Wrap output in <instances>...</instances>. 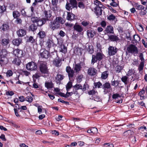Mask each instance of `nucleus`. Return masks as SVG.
<instances>
[{"mask_svg":"<svg viewBox=\"0 0 147 147\" xmlns=\"http://www.w3.org/2000/svg\"><path fill=\"white\" fill-rule=\"evenodd\" d=\"M118 51L117 49L115 47L109 46L108 48V54L109 56L115 55Z\"/></svg>","mask_w":147,"mask_h":147,"instance_id":"6e6552de","label":"nucleus"},{"mask_svg":"<svg viewBox=\"0 0 147 147\" xmlns=\"http://www.w3.org/2000/svg\"><path fill=\"white\" fill-rule=\"evenodd\" d=\"M8 62V60L7 57L0 56V65L1 66H3L6 64Z\"/></svg>","mask_w":147,"mask_h":147,"instance_id":"ddd939ff","label":"nucleus"},{"mask_svg":"<svg viewBox=\"0 0 147 147\" xmlns=\"http://www.w3.org/2000/svg\"><path fill=\"white\" fill-rule=\"evenodd\" d=\"M37 28V26L34 24H32L29 27V30L32 31H34L36 30Z\"/></svg>","mask_w":147,"mask_h":147,"instance_id":"c9c22d12","label":"nucleus"},{"mask_svg":"<svg viewBox=\"0 0 147 147\" xmlns=\"http://www.w3.org/2000/svg\"><path fill=\"white\" fill-rule=\"evenodd\" d=\"M52 11L51 10H45L43 11V15L45 17L44 19L46 21L51 20L50 18L52 16Z\"/></svg>","mask_w":147,"mask_h":147,"instance_id":"423d86ee","label":"nucleus"},{"mask_svg":"<svg viewBox=\"0 0 147 147\" xmlns=\"http://www.w3.org/2000/svg\"><path fill=\"white\" fill-rule=\"evenodd\" d=\"M94 9L95 13L97 16L99 17L100 16L102 15L103 11L102 9L96 6Z\"/></svg>","mask_w":147,"mask_h":147,"instance_id":"aec40b11","label":"nucleus"},{"mask_svg":"<svg viewBox=\"0 0 147 147\" xmlns=\"http://www.w3.org/2000/svg\"><path fill=\"white\" fill-rule=\"evenodd\" d=\"M8 52L5 49H3L0 50V56L3 57H7Z\"/></svg>","mask_w":147,"mask_h":147,"instance_id":"cd10ccee","label":"nucleus"},{"mask_svg":"<svg viewBox=\"0 0 147 147\" xmlns=\"http://www.w3.org/2000/svg\"><path fill=\"white\" fill-rule=\"evenodd\" d=\"M39 69L42 74H45L48 73V69L45 62H43L41 63L39 66Z\"/></svg>","mask_w":147,"mask_h":147,"instance_id":"39448f33","label":"nucleus"},{"mask_svg":"<svg viewBox=\"0 0 147 147\" xmlns=\"http://www.w3.org/2000/svg\"><path fill=\"white\" fill-rule=\"evenodd\" d=\"M59 51L64 53H65L67 51V48L64 45L60 47Z\"/></svg>","mask_w":147,"mask_h":147,"instance_id":"58836bf2","label":"nucleus"},{"mask_svg":"<svg viewBox=\"0 0 147 147\" xmlns=\"http://www.w3.org/2000/svg\"><path fill=\"white\" fill-rule=\"evenodd\" d=\"M73 87L76 90L82 89V86L81 85L77 84L74 86Z\"/></svg>","mask_w":147,"mask_h":147,"instance_id":"de8ad7c7","label":"nucleus"},{"mask_svg":"<svg viewBox=\"0 0 147 147\" xmlns=\"http://www.w3.org/2000/svg\"><path fill=\"white\" fill-rule=\"evenodd\" d=\"M134 74V72L133 69H129V71H128L127 74V76H130Z\"/></svg>","mask_w":147,"mask_h":147,"instance_id":"13d9d810","label":"nucleus"},{"mask_svg":"<svg viewBox=\"0 0 147 147\" xmlns=\"http://www.w3.org/2000/svg\"><path fill=\"white\" fill-rule=\"evenodd\" d=\"M82 67L80 63H77L75 64L74 65L73 69L75 73L78 74L81 70Z\"/></svg>","mask_w":147,"mask_h":147,"instance_id":"a211bd4d","label":"nucleus"},{"mask_svg":"<svg viewBox=\"0 0 147 147\" xmlns=\"http://www.w3.org/2000/svg\"><path fill=\"white\" fill-rule=\"evenodd\" d=\"M46 21H47L45 20V19H44V18H43L41 19H40L39 18L36 23L37 26H42L46 23Z\"/></svg>","mask_w":147,"mask_h":147,"instance_id":"f3484780","label":"nucleus"},{"mask_svg":"<svg viewBox=\"0 0 147 147\" xmlns=\"http://www.w3.org/2000/svg\"><path fill=\"white\" fill-rule=\"evenodd\" d=\"M109 75V72L105 71L102 73L101 78L103 79H105L107 78Z\"/></svg>","mask_w":147,"mask_h":147,"instance_id":"473e14b6","label":"nucleus"},{"mask_svg":"<svg viewBox=\"0 0 147 147\" xmlns=\"http://www.w3.org/2000/svg\"><path fill=\"white\" fill-rule=\"evenodd\" d=\"M58 94L61 96L65 98H67V97L69 96V95H68L67 94H65L64 93L61 92H59Z\"/></svg>","mask_w":147,"mask_h":147,"instance_id":"69168bd1","label":"nucleus"},{"mask_svg":"<svg viewBox=\"0 0 147 147\" xmlns=\"http://www.w3.org/2000/svg\"><path fill=\"white\" fill-rule=\"evenodd\" d=\"M13 72L11 70H9L7 73V76H8L9 77L13 75Z\"/></svg>","mask_w":147,"mask_h":147,"instance_id":"338daca9","label":"nucleus"},{"mask_svg":"<svg viewBox=\"0 0 147 147\" xmlns=\"http://www.w3.org/2000/svg\"><path fill=\"white\" fill-rule=\"evenodd\" d=\"M9 28V26L7 24H3L1 27V29L3 31L8 30Z\"/></svg>","mask_w":147,"mask_h":147,"instance_id":"f704fd0d","label":"nucleus"},{"mask_svg":"<svg viewBox=\"0 0 147 147\" xmlns=\"http://www.w3.org/2000/svg\"><path fill=\"white\" fill-rule=\"evenodd\" d=\"M40 55L43 58H48L50 54L45 49H42L40 50Z\"/></svg>","mask_w":147,"mask_h":147,"instance_id":"9d476101","label":"nucleus"},{"mask_svg":"<svg viewBox=\"0 0 147 147\" xmlns=\"http://www.w3.org/2000/svg\"><path fill=\"white\" fill-rule=\"evenodd\" d=\"M61 59L57 57L53 60V63L56 67H59L61 65Z\"/></svg>","mask_w":147,"mask_h":147,"instance_id":"f8f14e48","label":"nucleus"},{"mask_svg":"<svg viewBox=\"0 0 147 147\" xmlns=\"http://www.w3.org/2000/svg\"><path fill=\"white\" fill-rule=\"evenodd\" d=\"M26 68L28 70H35L37 69V66L35 63L31 61L27 64Z\"/></svg>","mask_w":147,"mask_h":147,"instance_id":"0eeeda50","label":"nucleus"},{"mask_svg":"<svg viewBox=\"0 0 147 147\" xmlns=\"http://www.w3.org/2000/svg\"><path fill=\"white\" fill-rule=\"evenodd\" d=\"M96 93H97V92L94 90H90L88 92V94L90 95H94L96 94Z\"/></svg>","mask_w":147,"mask_h":147,"instance_id":"6e6d98bb","label":"nucleus"},{"mask_svg":"<svg viewBox=\"0 0 147 147\" xmlns=\"http://www.w3.org/2000/svg\"><path fill=\"white\" fill-rule=\"evenodd\" d=\"M45 86L48 89L52 88L54 87V84L52 82H47L45 83Z\"/></svg>","mask_w":147,"mask_h":147,"instance_id":"393cba45","label":"nucleus"},{"mask_svg":"<svg viewBox=\"0 0 147 147\" xmlns=\"http://www.w3.org/2000/svg\"><path fill=\"white\" fill-rule=\"evenodd\" d=\"M66 71L68 74L70 80L74 77L75 71L70 66L66 67Z\"/></svg>","mask_w":147,"mask_h":147,"instance_id":"1a4fd4ad","label":"nucleus"},{"mask_svg":"<svg viewBox=\"0 0 147 147\" xmlns=\"http://www.w3.org/2000/svg\"><path fill=\"white\" fill-rule=\"evenodd\" d=\"M64 78V76L63 75L59 74H57L55 78L56 82L57 83L60 82V81L63 80Z\"/></svg>","mask_w":147,"mask_h":147,"instance_id":"a878e982","label":"nucleus"},{"mask_svg":"<svg viewBox=\"0 0 147 147\" xmlns=\"http://www.w3.org/2000/svg\"><path fill=\"white\" fill-rule=\"evenodd\" d=\"M136 9L139 10H142L145 8L142 5H138L136 6Z\"/></svg>","mask_w":147,"mask_h":147,"instance_id":"052dcab7","label":"nucleus"},{"mask_svg":"<svg viewBox=\"0 0 147 147\" xmlns=\"http://www.w3.org/2000/svg\"><path fill=\"white\" fill-rule=\"evenodd\" d=\"M28 42H30L31 43H34L35 42V40L33 38V37L32 36L30 37L28 40Z\"/></svg>","mask_w":147,"mask_h":147,"instance_id":"0e129e2a","label":"nucleus"},{"mask_svg":"<svg viewBox=\"0 0 147 147\" xmlns=\"http://www.w3.org/2000/svg\"><path fill=\"white\" fill-rule=\"evenodd\" d=\"M95 34V32L91 30H89L87 31V34L89 38H93Z\"/></svg>","mask_w":147,"mask_h":147,"instance_id":"b1692460","label":"nucleus"},{"mask_svg":"<svg viewBox=\"0 0 147 147\" xmlns=\"http://www.w3.org/2000/svg\"><path fill=\"white\" fill-rule=\"evenodd\" d=\"M75 15L74 14L70 12H67V19L68 20L72 21L75 19Z\"/></svg>","mask_w":147,"mask_h":147,"instance_id":"412c9836","label":"nucleus"},{"mask_svg":"<svg viewBox=\"0 0 147 147\" xmlns=\"http://www.w3.org/2000/svg\"><path fill=\"white\" fill-rule=\"evenodd\" d=\"M38 35L41 39L44 38L46 36L45 32L42 31H40L38 34Z\"/></svg>","mask_w":147,"mask_h":147,"instance_id":"e433bc0d","label":"nucleus"},{"mask_svg":"<svg viewBox=\"0 0 147 147\" xmlns=\"http://www.w3.org/2000/svg\"><path fill=\"white\" fill-rule=\"evenodd\" d=\"M74 30L79 32H81L83 30L82 27L80 25L76 24L74 26Z\"/></svg>","mask_w":147,"mask_h":147,"instance_id":"6ab92c4d","label":"nucleus"},{"mask_svg":"<svg viewBox=\"0 0 147 147\" xmlns=\"http://www.w3.org/2000/svg\"><path fill=\"white\" fill-rule=\"evenodd\" d=\"M17 33L19 37H22L24 36L26 33V31L23 29H20L18 30Z\"/></svg>","mask_w":147,"mask_h":147,"instance_id":"5701e85b","label":"nucleus"},{"mask_svg":"<svg viewBox=\"0 0 147 147\" xmlns=\"http://www.w3.org/2000/svg\"><path fill=\"white\" fill-rule=\"evenodd\" d=\"M69 3L67 2L66 3V8L67 10H70L74 7L77 8V2L76 0H70Z\"/></svg>","mask_w":147,"mask_h":147,"instance_id":"20e7f679","label":"nucleus"},{"mask_svg":"<svg viewBox=\"0 0 147 147\" xmlns=\"http://www.w3.org/2000/svg\"><path fill=\"white\" fill-rule=\"evenodd\" d=\"M144 62H141L140 65H139L138 69L139 71L142 70L144 66Z\"/></svg>","mask_w":147,"mask_h":147,"instance_id":"a18cd8bd","label":"nucleus"},{"mask_svg":"<svg viewBox=\"0 0 147 147\" xmlns=\"http://www.w3.org/2000/svg\"><path fill=\"white\" fill-rule=\"evenodd\" d=\"M94 88H102V85L100 82L94 83Z\"/></svg>","mask_w":147,"mask_h":147,"instance_id":"72a5a7b5","label":"nucleus"},{"mask_svg":"<svg viewBox=\"0 0 147 147\" xmlns=\"http://www.w3.org/2000/svg\"><path fill=\"white\" fill-rule=\"evenodd\" d=\"M123 67L120 65H118L116 67V72L117 73H119L121 71Z\"/></svg>","mask_w":147,"mask_h":147,"instance_id":"49530a36","label":"nucleus"},{"mask_svg":"<svg viewBox=\"0 0 147 147\" xmlns=\"http://www.w3.org/2000/svg\"><path fill=\"white\" fill-rule=\"evenodd\" d=\"M111 88V84L110 83L106 82L103 84L102 85V89H109Z\"/></svg>","mask_w":147,"mask_h":147,"instance_id":"ea45409f","label":"nucleus"},{"mask_svg":"<svg viewBox=\"0 0 147 147\" xmlns=\"http://www.w3.org/2000/svg\"><path fill=\"white\" fill-rule=\"evenodd\" d=\"M22 41L21 38H18L13 40L12 43L14 45L18 46L21 43Z\"/></svg>","mask_w":147,"mask_h":147,"instance_id":"bb28decb","label":"nucleus"},{"mask_svg":"<svg viewBox=\"0 0 147 147\" xmlns=\"http://www.w3.org/2000/svg\"><path fill=\"white\" fill-rule=\"evenodd\" d=\"M119 81L118 80L113 81L112 80L111 82V85L112 86H117L119 83Z\"/></svg>","mask_w":147,"mask_h":147,"instance_id":"c03bdc74","label":"nucleus"},{"mask_svg":"<svg viewBox=\"0 0 147 147\" xmlns=\"http://www.w3.org/2000/svg\"><path fill=\"white\" fill-rule=\"evenodd\" d=\"M87 50L89 53L90 54L93 53L94 51L93 47L92 45H89L87 49Z\"/></svg>","mask_w":147,"mask_h":147,"instance_id":"79ce46f5","label":"nucleus"},{"mask_svg":"<svg viewBox=\"0 0 147 147\" xmlns=\"http://www.w3.org/2000/svg\"><path fill=\"white\" fill-rule=\"evenodd\" d=\"M103 55L100 52L97 53L96 55H92L91 64H94L95 63L97 62V60L100 61L103 59Z\"/></svg>","mask_w":147,"mask_h":147,"instance_id":"f03ea898","label":"nucleus"},{"mask_svg":"<svg viewBox=\"0 0 147 147\" xmlns=\"http://www.w3.org/2000/svg\"><path fill=\"white\" fill-rule=\"evenodd\" d=\"M53 43V41L52 40L49 39L48 40L46 44V47L49 49V52H51V53H53V52H51L50 48L52 47Z\"/></svg>","mask_w":147,"mask_h":147,"instance_id":"dca6fc26","label":"nucleus"},{"mask_svg":"<svg viewBox=\"0 0 147 147\" xmlns=\"http://www.w3.org/2000/svg\"><path fill=\"white\" fill-rule=\"evenodd\" d=\"M92 98H90V99L93 100L95 101H99L100 100V98L99 96H94L92 97Z\"/></svg>","mask_w":147,"mask_h":147,"instance_id":"8fccbe9b","label":"nucleus"},{"mask_svg":"<svg viewBox=\"0 0 147 147\" xmlns=\"http://www.w3.org/2000/svg\"><path fill=\"white\" fill-rule=\"evenodd\" d=\"M1 42L3 45L6 46L9 43V40L8 39L4 38L2 40Z\"/></svg>","mask_w":147,"mask_h":147,"instance_id":"4c0bfd02","label":"nucleus"},{"mask_svg":"<svg viewBox=\"0 0 147 147\" xmlns=\"http://www.w3.org/2000/svg\"><path fill=\"white\" fill-rule=\"evenodd\" d=\"M134 40H133V43H137L140 40V38L138 35H134L133 36Z\"/></svg>","mask_w":147,"mask_h":147,"instance_id":"2f4dec72","label":"nucleus"},{"mask_svg":"<svg viewBox=\"0 0 147 147\" xmlns=\"http://www.w3.org/2000/svg\"><path fill=\"white\" fill-rule=\"evenodd\" d=\"M121 97V96L118 94H114L112 96V98L113 99H115L117 101V102L118 103H122V99H120L119 100H116V99H117L118 97Z\"/></svg>","mask_w":147,"mask_h":147,"instance_id":"c85d7f7f","label":"nucleus"},{"mask_svg":"<svg viewBox=\"0 0 147 147\" xmlns=\"http://www.w3.org/2000/svg\"><path fill=\"white\" fill-rule=\"evenodd\" d=\"M91 128L92 131H93V132H92V134H96L97 133L98 129L97 128L94 127H91Z\"/></svg>","mask_w":147,"mask_h":147,"instance_id":"4d7b16f0","label":"nucleus"},{"mask_svg":"<svg viewBox=\"0 0 147 147\" xmlns=\"http://www.w3.org/2000/svg\"><path fill=\"white\" fill-rule=\"evenodd\" d=\"M134 134V132L130 130H128L123 133V136L125 137L130 136Z\"/></svg>","mask_w":147,"mask_h":147,"instance_id":"7c9ffc66","label":"nucleus"},{"mask_svg":"<svg viewBox=\"0 0 147 147\" xmlns=\"http://www.w3.org/2000/svg\"><path fill=\"white\" fill-rule=\"evenodd\" d=\"M139 57L141 60V62H145V60L144 58L143 55L142 53H140L139 56Z\"/></svg>","mask_w":147,"mask_h":147,"instance_id":"e2e57ef3","label":"nucleus"},{"mask_svg":"<svg viewBox=\"0 0 147 147\" xmlns=\"http://www.w3.org/2000/svg\"><path fill=\"white\" fill-rule=\"evenodd\" d=\"M97 73V70L93 67H90L88 70V74L91 76H94Z\"/></svg>","mask_w":147,"mask_h":147,"instance_id":"2eb2a0df","label":"nucleus"},{"mask_svg":"<svg viewBox=\"0 0 147 147\" xmlns=\"http://www.w3.org/2000/svg\"><path fill=\"white\" fill-rule=\"evenodd\" d=\"M106 33H105L106 34V33L113 34L114 33L113 28L111 26H107L105 30Z\"/></svg>","mask_w":147,"mask_h":147,"instance_id":"4be33fe9","label":"nucleus"},{"mask_svg":"<svg viewBox=\"0 0 147 147\" xmlns=\"http://www.w3.org/2000/svg\"><path fill=\"white\" fill-rule=\"evenodd\" d=\"M13 15L14 18H17L20 16V14L18 11H13Z\"/></svg>","mask_w":147,"mask_h":147,"instance_id":"a19ab883","label":"nucleus"},{"mask_svg":"<svg viewBox=\"0 0 147 147\" xmlns=\"http://www.w3.org/2000/svg\"><path fill=\"white\" fill-rule=\"evenodd\" d=\"M21 60L18 57L15 58L12 61V63L16 65L19 66L20 65Z\"/></svg>","mask_w":147,"mask_h":147,"instance_id":"c756f323","label":"nucleus"},{"mask_svg":"<svg viewBox=\"0 0 147 147\" xmlns=\"http://www.w3.org/2000/svg\"><path fill=\"white\" fill-rule=\"evenodd\" d=\"M25 100L31 103L32 101L33 98L31 96H28L25 98Z\"/></svg>","mask_w":147,"mask_h":147,"instance_id":"3c124183","label":"nucleus"},{"mask_svg":"<svg viewBox=\"0 0 147 147\" xmlns=\"http://www.w3.org/2000/svg\"><path fill=\"white\" fill-rule=\"evenodd\" d=\"M115 17L113 14H111V15H109V16H108L107 19L109 20H113L115 19Z\"/></svg>","mask_w":147,"mask_h":147,"instance_id":"bf43d9fd","label":"nucleus"},{"mask_svg":"<svg viewBox=\"0 0 147 147\" xmlns=\"http://www.w3.org/2000/svg\"><path fill=\"white\" fill-rule=\"evenodd\" d=\"M145 92V90L144 88H143L142 90L139 92L138 95L140 96Z\"/></svg>","mask_w":147,"mask_h":147,"instance_id":"774afa93","label":"nucleus"},{"mask_svg":"<svg viewBox=\"0 0 147 147\" xmlns=\"http://www.w3.org/2000/svg\"><path fill=\"white\" fill-rule=\"evenodd\" d=\"M128 78L126 76H123L121 78V81L126 84H127V80Z\"/></svg>","mask_w":147,"mask_h":147,"instance_id":"864d4df0","label":"nucleus"},{"mask_svg":"<svg viewBox=\"0 0 147 147\" xmlns=\"http://www.w3.org/2000/svg\"><path fill=\"white\" fill-rule=\"evenodd\" d=\"M89 23H90L89 22L86 21H83L81 22V24L85 27L87 26Z\"/></svg>","mask_w":147,"mask_h":147,"instance_id":"680f3d73","label":"nucleus"},{"mask_svg":"<svg viewBox=\"0 0 147 147\" xmlns=\"http://www.w3.org/2000/svg\"><path fill=\"white\" fill-rule=\"evenodd\" d=\"M13 53L18 57H23L24 54L22 50L19 49H17L13 51Z\"/></svg>","mask_w":147,"mask_h":147,"instance_id":"9b49d317","label":"nucleus"},{"mask_svg":"<svg viewBox=\"0 0 147 147\" xmlns=\"http://www.w3.org/2000/svg\"><path fill=\"white\" fill-rule=\"evenodd\" d=\"M39 18H37V17H35L34 16H32V17L31 18V20L32 22L34 23H36L38 20L39 19Z\"/></svg>","mask_w":147,"mask_h":147,"instance_id":"603ef678","label":"nucleus"},{"mask_svg":"<svg viewBox=\"0 0 147 147\" xmlns=\"http://www.w3.org/2000/svg\"><path fill=\"white\" fill-rule=\"evenodd\" d=\"M6 8L4 5L0 6V13H2L6 11Z\"/></svg>","mask_w":147,"mask_h":147,"instance_id":"09e8293b","label":"nucleus"},{"mask_svg":"<svg viewBox=\"0 0 147 147\" xmlns=\"http://www.w3.org/2000/svg\"><path fill=\"white\" fill-rule=\"evenodd\" d=\"M78 7L81 9H83L85 7V5L82 2H79L78 4Z\"/></svg>","mask_w":147,"mask_h":147,"instance_id":"5fc2aeb1","label":"nucleus"},{"mask_svg":"<svg viewBox=\"0 0 147 147\" xmlns=\"http://www.w3.org/2000/svg\"><path fill=\"white\" fill-rule=\"evenodd\" d=\"M64 21L63 18L60 17H56L55 19L49 24L50 28L53 30L59 28L60 27V24H63Z\"/></svg>","mask_w":147,"mask_h":147,"instance_id":"f257e3e1","label":"nucleus"},{"mask_svg":"<svg viewBox=\"0 0 147 147\" xmlns=\"http://www.w3.org/2000/svg\"><path fill=\"white\" fill-rule=\"evenodd\" d=\"M136 54L138 52V48L134 45L131 44L129 45L127 48L126 53Z\"/></svg>","mask_w":147,"mask_h":147,"instance_id":"7ed1b4c3","label":"nucleus"},{"mask_svg":"<svg viewBox=\"0 0 147 147\" xmlns=\"http://www.w3.org/2000/svg\"><path fill=\"white\" fill-rule=\"evenodd\" d=\"M108 40H109L113 42H117L119 40V39L117 36L111 34L108 35Z\"/></svg>","mask_w":147,"mask_h":147,"instance_id":"4468645a","label":"nucleus"},{"mask_svg":"<svg viewBox=\"0 0 147 147\" xmlns=\"http://www.w3.org/2000/svg\"><path fill=\"white\" fill-rule=\"evenodd\" d=\"M72 83L71 82H69L66 86V88L67 91H68L72 87Z\"/></svg>","mask_w":147,"mask_h":147,"instance_id":"37998d69","label":"nucleus"}]
</instances>
